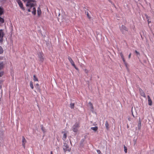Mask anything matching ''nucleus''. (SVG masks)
I'll use <instances>...</instances> for the list:
<instances>
[{
  "instance_id": "obj_31",
  "label": "nucleus",
  "mask_w": 154,
  "mask_h": 154,
  "mask_svg": "<svg viewBox=\"0 0 154 154\" xmlns=\"http://www.w3.org/2000/svg\"><path fill=\"white\" fill-rule=\"evenodd\" d=\"M87 17H88V18L89 19H90L91 18V17H90V15H89L88 13H87Z\"/></svg>"
},
{
  "instance_id": "obj_13",
  "label": "nucleus",
  "mask_w": 154,
  "mask_h": 154,
  "mask_svg": "<svg viewBox=\"0 0 154 154\" xmlns=\"http://www.w3.org/2000/svg\"><path fill=\"white\" fill-rule=\"evenodd\" d=\"M34 6L33 7V8L32 9V13L34 15H35L36 14V10L35 8V7H34Z\"/></svg>"
},
{
  "instance_id": "obj_20",
  "label": "nucleus",
  "mask_w": 154,
  "mask_h": 154,
  "mask_svg": "<svg viewBox=\"0 0 154 154\" xmlns=\"http://www.w3.org/2000/svg\"><path fill=\"white\" fill-rule=\"evenodd\" d=\"M33 80L34 81H38V79L35 75H33Z\"/></svg>"
},
{
  "instance_id": "obj_15",
  "label": "nucleus",
  "mask_w": 154,
  "mask_h": 154,
  "mask_svg": "<svg viewBox=\"0 0 154 154\" xmlns=\"http://www.w3.org/2000/svg\"><path fill=\"white\" fill-rule=\"evenodd\" d=\"M121 57V58H122L123 62H125V59L124 58V57L123 56V54L122 52H120L119 53Z\"/></svg>"
},
{
  "instance_id": "obj_2",
  "label": "nucleus",
  "mask_w": 154,
  "mask_h": 154,
  "mask_svg": "<svg viewBox=\"0 0 154 154\" xmlns=\"http://www.w3.org/2000/svg\"><path fill=\"white\" fill-rule=\"evenodd\" d=\"M80 126L79 122H76L72 127V129L74 132H77L78 131V128Z\"/></svg>"
},
{
  "instance_id": "obj_29",
  "label": "nucleus",
  "mask_w": 154,
  "mask_h": 154,
  "mask_svg": "<svg viewBox=\"0 0 154 154\" xmlns=\"http://www.w3.org/2000/svg\"><path fill=\"white\" fill-rule=\"evenodd\" d=\"M3 74V72H0V77L2 76Z\"/></svg>"
},
{
  "instance_id": "obj_23",
  "label": "nucleus",
  "mask_w": 154,
  "mask_h": 154,
  "mask_svg": "<svg viewBox=\"0 0 154 154\" xmlns=\"http://www.w3.org/2000/svg\"><path fill=\"white\" fill-rule=\"evenodd\" d=\"M0 22L2 23L4 22V19L0 17Z\"/></svg>"
},
{
  "instance_id": "obj_16",
  "label": "nucleus",
  "mask_w": 154,
  "mask_h": 154,
  "mask_svg": "<svg viewBox=\"0 0 154 154\" xmlns=\"http://www.w3.org/2000/svg\"><path fill=\"white\" fill-rule=\"evenodd\" d=\"M4 10L2 8L0 7V16L3 14Z\"/></svg>"
},
{
  "instance_id": "obj_19",
  "label": "nucleus",
  "mask_w": 154,
  "mask_h": 154,
  "mask_svg": "<svg viewBox=\"0 0 154 154\" xmlns=\"http://www.w3.org/2000/svg\"><path fill=\"white\" fill-rule=\"evenodd\" d=\"M91 129L93 131H96L98 129V127H91Z\"/></svg>"
},
{
  "instance_id": "obj_22",
  "label": "nucleus",
  "mask_w": 154,
  "mask_h": 154,
  "mask_svg": "<svg viewBox=\"0 0 154 154\" xmlns=\"http://www.w3.org/2000/svg\"><path fill=\"white\" fill-rule=\"evenodd\" d=\"M74 103H71L70 104V107L71 109H73L74 107Z\"/></svg>"
},
{
  "instance_id": "obj_11",
  "label": "nucleus",
  "mask_w": 154,
  "mask_h": 154,
  "mask_svg": "<svg viewBox=\"0 0 154 154\" xmlns=\"http://www.w3.org/2000/svg\"><path fill=\"white\" fill-rule=\"evenodd\" d=\"M68 59L72 66H75V63L72 58L69 57H68Z\"/></svg>"
},
{
  "instance_id": "obj_41",
  "label": "nucleus",
  "mask_w": 154,
  "mask_h": 154,
  "mask_svg": "<svg viewBox=\"0 0 154 154\" xmlns=\"http://www.w3.org/2000/svg\"><path fill=\"white\" fill-rule=\"evenodd\" d=\"M51 154H53V153H52V151H51Z\"/></svg>"
},
{
  "instance_id": "obj_21",
  "label": "nucleus",
  "mask_w": 154,
  "mask_h": 154,
  "mask_svg": "<svg viewBox=\"0 0 154 154\" xmlns=\"http://www.w3.org/2000/svg\"><path fill=\"white\" fill-rule=\"evenodd\" d=\"M30 86L31 88L33 89L34 88V87L33 85V83L32 81L30 82Z\"/></svg>"
},
{
  "instance_id": "obj_38",
  "label": "nucleus",
  "mask_w": 154,
  "mask_h": 154,
  "mask_svg": "<svg viewBox=\"0 0 154 154\" xmlns=\"http://www.w3.org/2000/svg\"><path fill=\"white\" fill-rule=\"evenodd\" d=\"M128 120L129 121H131V119L130 117L129 118H128Z\"/></svg>"
},
{
  "instance_id": "obj_6",
  "label": "nucleus",
  "mask_w": 154,
  "mask_h": 154,
  "mask_svg": "<svg viewBox=\"0 0 154 154\" xmlns=\"http://www.w3.org/2000/svg\"><path fill=\"white\" fill-rule=\"evenodd\" d=\"M17 2L21 8L23 10H24V8L23 7V5L21 1L20 0H18Z\"/></svg>"
},
{
  "instance_id": "obj_26",
  "label": "nucleus",
  "mask_w": 154,
  "mask_h": 154,
  "mask_svg": "<svg viewBox=\"0 0 154 154\" xmlns=\"http://www.w3.org/2000/svg\"><path fill=\"white\" fill-rule=\"evenodd\" d=\"M124 151H125V153H126L127 152V147L126 146H124Z\"/></svg>"
},
{
  "instance_id": "obj_35",
  "label": "nucleus",
  "mask_w": 154,
  "mask_h": 154,
  "mask_svg": "<svg viewBox=\"0 0 154 154\" xmlns=\"http://www.w3.org/2000/svg\"><path fill=\"white\" fill-rule=\"evenodd\" d=\"M147 21H148V23L149 24L151 23V21L149 19H148Z\"/></svg>"
},
{
  "instance_id": "obj_4",
  "label": "nucleus",
  "mask_w": 154,
  "mask_h": 154,
  "mask_svg": "<svg viewBox=\"0 0 154 154\" xmlns=\"http://www.w3.org/2000/svg\"><path fill=\"white\" fill-rule=\"evenodd\" d=\"M38 55L39 58L40 59V60L42 62H43L44 60V58L43 57V54L42 53L40 52L38 53Z\"/></svg>"
},
{
  "instance_id": "obj_9",
  "label": "nucleus",
  "mask_w": 154,
  "mask_h": 154,
  "mask_svg": "<svg viewBox=\"0 0 154 154\" xmlns=\"http://www.w3.org/2000/svg\"><path fill=\"white\" fill-rule=\"evenodd\" d=\"M62 133L63 134L62 139L63 140H65L67 137V133L65 131H62Z\"/></svg>"
},
{
  "instance_id": "obj_37",
  "label": "nucleus",
  "mask_w": 154,
  "mask_h": 154,
  "mask_svg": "<svg viewBox=\"0 0 154 154\" xmlns=\"http://www.w3.org/2000/svg\"><path fill=\"white\" fill-rule=\"evenodd\" d=\"M131 53H130L128 56V58L130 59L131 58Z\"/></svg>"
},
{
  "instance_id": "obj_1",
  "label": "nucleus",
  "mask_w": 154,
  "mask_h": 154,
  "mask_svg": "<svg viewBox=\"0 0 154 154\" xmlns=\"http://www.w3.org/2000/svg\"><path fill=\"white\" fill-rule=\"evenodd\" d=\"M25 2H26V6L31 8H29L28 11L29 12L31 11V8L32 7L35 6L36 5V3L35 0H23Z\"/></svg>"
},
{
  "instance_id": "obj_33",
  "label": "nucleus",
  "mask_w": 154,
  "mask_h": 154,
  "mask_svg": "<svg viewBox=\"0 0 154 154\" xmlns=\"http://www.w3.org/2000/svg\"><path fill=\"white\" fill-rule=\"evenodd\" d=\"M145 16L146 19H148V18H149V17L146 14H145Z\"/></svg>"
},
{
  "instance_id": "obj_18",
  "label": "nucleus",
  "mask_w": 154,
  "mask_h": 154,
  "mask_svg": "<svg viewBox=\"0 0 154 154\" xmlns=\"http://www.w3.org/2000/svg\"><path fill=\"white\" fill-rule=\"evenodd\" d=\"M4 64L3 62L0 63V70L2 69L4 67Z\"/></svg>"
},
{
  "instance_id": "obj_32",
  "label": "nucleus",
  "mask_w": 154,
  "mask_h": 154,
  "mask_svg": "<svg viewBox=\"0 0 154 154\" xmlns=\"http://www.w3.org/2000/svg\"><path fill=\"white\" fill-rule=\"evenodd\" d=\"M123 62L124 63V64H125L126 67L127 68L128 67H127V63L125 61V62Z\"/></svg>"
},
{
  "instance_id": "obj_7",
  "label": "nucleus",
  "mask_w": 154,
  "mask_h": 154,
  "mask_svg": "<svg viewBox=\"0 0 154 154\" xmlns=\"http://www.w3.org/2000/svg\"><path fill=\"white\" fill-rule=\"evenodd\" d=\"M4 33L3 30L2 29H0V40L1 41L2 40V38L4 36Z\"/></svg>"
},
{
  "instance_id": "obj_36",
  "label": "nucleus",
  "mask_w": 154,
  "mask_h": 154,
  "mask_svg": "<svg viewBox=\"0 0 154 154\" xmlns=\"http://www.w3.org/2000/svg\"><path fill=\"white\" fill-rule=\"evenodd\" d=\"M72 66L75 68V69H76V70L78 69V68L76 67V66L75 64V66Z\"/></svg>"
},
{
  "instance_id": "obj_34",
  "label": "nucleus",
  "mask_w": 154,
  "mask_h": 154,
  "mask_svg": "<svg viewBox=\"0 0 154 154\" xmlns=\"http://www.w3.org/2000/svg\"><path fill=\"white\" fill-rule=\"evenodd\" d=\"M89 103L90 104V105H91V106L92 108V109H93V106L92 105V104L91 102H90Z\"/></svg>"
},
{
  "instance_id": "obj_27",
  "label": "nucleus",
  "mask_w": 154,
  "mask_h": 154,
  "mask_svg": "<svg viewBox=\"0 0 154 154\" xmlns=\"http://www.w3.org/2000/svg\"><path fill=\"white\" fill-rule=\"evenodd\" d=\"M84 71L86 73H88L89 72L88 70L86 69H84Z\"/></svg>"
},
{
  "instance_id": "obj_3",
  "label": "nucleus",
  "mask_w": 154,
  "mask_h": 154,
  "mask_svg": "<svg viewBox=\"0 0 154 154\" xmlns=\"http://www.w3.org/2000/svg\"><path fill=\"white\" fill-rule=\"evenodd\" d=\"M63 149L65 152L67 151L69 152L71 150V148L69 147L68 145L66 143L64 144Z\"/></svg>"
},
{
  "instance_id": "obj_14",
  "label": "nucleus",
  "mask_w": 154,
  "mask_h": 154,
  "mask_svg": "<svg viewBox=\"0 0 154 154\" xmlns=\"http://www.w3.org/2000/svg\"><path fill=\"white\" fill-rule=\"evenodd\" d=\"M42 13V12L40 9V8L39 7L38 8V9H37V14L38 16H40Z\"/></svg>"
},
{
  "instance_id": "obj_25",
  "label": "nucleus",
  "mask_w": 154,
  "mask_h": 154,
  "mask_svg": "<svg viewBox=\"0 0 154 154\" xmlns=\"http://www.w3.org/2000/svg\"><path fill=\"white\" fill-rule=\"evenodd\" d=\"M3 52V50L2 48L0 46V54L2 53Z\"/></svg>"
},
{
  "instance_id": "obj_40",
  "label": "nucleus",
  "mask_w": 154,
  "mask_h": 154,
  "mask_svg": "<svg viewBox=\"0 0 154 154\" xmlns=\"http://www.w3.org/2000/svg\"><path fill=\"white\" fill-rule=\"evenodd\" d=\"M132 115L133 116V117H134V114H133V112H132Z\"/></svg>"
},
{
  "instance_id": "obj_12",
  "label": "nucleus",
  "mask_w": 154,
  "mask_h": 154,
  "mask_svg": "<svg viewBox=\"0 0 154 154\" xmlns=\"http://www.w3.org/2000/svg\"><path fill=\"white\" fill-rule=\"evenodd\" d=\"M121 30H124L126 31H128V29L124 25H122L120 29Z\"/></svg>"
},
{
  "instance_id": "obj_5",
  "label": "nucleus",
  "mask_w": 154,
  "mask_h": 154,
  "mask_svg": "<svg viewBox=\"0 0 154 154\" xmlns=\"http://www.w3.org/2000/svg\"><path fill=\"white\" fill-rule=\"evenodd\" d=\"M26 140L25 138L23 136L22 137V145L23 146V147L24 148H25V144L26 143Z\"/></svg>"
},
{
  "instance_id": "obj_24",
  "label": "nucleus",
  "mask_w": 154,
  "mask_h": 154,
  "mask_svg": "<svg viewBox=\"0 0 154 154\" xmlns=\"http://www.w3.org/2000/svg\"><path fill=\"white\" fill-rule=\"evenodd\" d=\"M41 129L44 133L45 132V129L44 127L42 125V126Z\"/></svg>"
},
{
  "instance_id": "obj_10",
  "label": "nucleus",
  "mask_w": 154,
  "mask_h": 154,
  "mask_svg": "<svg viewBox=\"0 0 154 154\" xmlns=\"http://www.w3.org/2000/svg\"><path fill=\"white\" fill-rule=\"evenodd\" d=\"M148 104L149 106H151L152 104V101L149 95L147 96Z\"/></svg>"
},
{
  "instance_id": "obj_39",
  "label": "nucleus",
  "mask_w": 154,
  "mask_h": 154,
  "mask_svg": "<svg viewBox=\"0 0 154 154\" xmlns=\"http://www.w3.org/2000/svg\"><path fill=\"white\" fill-rule=\"evenodd\" d=\"M36 85L37 86V87H38L39 84L38 83H37L36 84Z\"/></svg>"
},
{
  "instance_id": "obj_30",
  "label": "nucleus",
  "mask_w": 154,
  "mask_h": 154,
  "mask_svg": "<svg viewBox=\"0 0 154 154\" xmlns=\"http://www.w3.org/2000/svg\"><path fill=\"white\" fill-rule=\"evenodd\" d=\"M135 53L137 54V55H140V53L138 52V51H137L136 50L135 51Z\"/></svg>"
},
{
  "instance_id": "obj_17",
  "label": "nucleus",
  "mask_w": 154,
  "mask_h": 154,
  "mask_svg": "<svg viewBox=\"0 0 154 154\" xmlns=\"http://www.w3.org/2000/svg\"><path fill=\"white\" fill-rule=\"evenodd\" d=\"M105 126H106L107 129L108 130L109 129V125L108 122L107 121H106L105 122Z\"/></svg>"
},
{
  "instance_id": "obj_28",
  "label": "nucleus",
  "mask_w": 154,
  "mask_h": 154,
  "mask_svg": "<svg viewBox=\"0 0 154 154\" xmlns=\"http://www.w3.org/2000/svg\"><path fill=\"white\" fill-rule=\"evenodd\" d=\"M97 151L98 153V154H100L101 153V152L100 150L98 149L97 150Z\"/></svg>"
},
{
  "instance_id": "obj_8",
  "label": "nucleus",
  "mask_w": 154,
  "mask_h": 154,
  "mask_svg": "<svg viewBox=\"0 0 154 154\" xmlns=\"http://www.w3.org/2000/svg\"><path fill=\"white\" fill-rule=\"evenodd\" d=\"M139 92L140 95L144 97H146L145 94L143 90L141 88H139Z\"/></svg>"
}]
</instances>
